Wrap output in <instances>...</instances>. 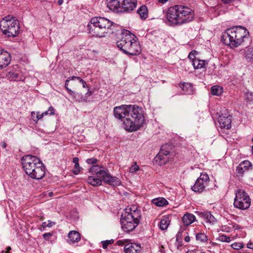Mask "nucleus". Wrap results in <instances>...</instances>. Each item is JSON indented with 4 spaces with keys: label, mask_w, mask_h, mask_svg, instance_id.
Here are the masks:
<instances>
[{
    "label": "nucleus",
    "mask_w": 253,
    "mask_h": 253,
    "mask_svg": "<svg viewBox=\"0 0 253 253\" xmlns=\"http://www.w3.org/2000/svg\"><path fill=\"white\" fill-rule=\"evenodd\" d=\"M114 116L123 123L124 128L128 131L139 129L142 122V108L136 105H122L114 108Z\"/></svg>",
    "instance_id": "f257e3e1"
},
{
    "label": "nucleus",
    "mask_w": 253,
    "mask_h": 253,
    "mask_svg": "<svg viewBox=\"0 0 253 253\" xmlns=\"http://www.w3.org/2000/svg\"><path fill=\"white\" fill-rule=\"evenodd\" d=\"M169 24L172 26L182 25L194 19V11L188 6L175 5L169 7L166 13Z\"/></svg>",
    "instance_id": "f03ea898"
},
{
    "label": "nucleus",
    "mask_w": 253,
    "mask_h": 253,
    "mask_svg": "<svg viewBox=\"0 0 253 253\" xmlns=\"http://www.w3.org/2000/svg\"><path fill=\"white\" fill-rule=\"evenodd\" d=\"M116 24L109 19L103 17H94L87 25L88 33L95 37H105L112 34Z\"/></svg>",
    "instance_id": "7ed1b4c3"
},
{
    "label": "nucleus",
    "mask_w": 253,
    "mask_h": 253,
    "mask_svg": "<svg viewBox=\"0 0 253 253\" xmlns=\"http://www.w3.org/2000/svg\"><path fill=\"white\" fill-rule=\"evenodd\" d=\"M21 162L24 171L31 178L40 180L44 176L45 168L37 157L27 155L22 158Z\"/></svg>",
    "instance_id": "20e7f679"
},
{
    "label": "nucleus",
    "mask_w": 253,
    "mask_h": 253,
    "mask_svg": "<svg viewBox=\"0 0 253 253\" xmlns=\"http://www.w3.org/2000/svg\"><path fill=\"white\" fill-rule=\"evenodd\" d=\"M136 40L134 35L128 30H124L121 33L120 39L117 42V45L125 53L136 55L141 52V47Z\"/></svg>",
    "instance_id": "39448f33"
},
{
    "label": "nucleus",
    "mask_w": 253,
    "mask_h": 253,
    "mask_svg": "<svg viewBox=\"0 0 253 253\" xmlns=\"http://www.w3.org/2000/svg\"><path fill=\"white\" fill-rule=\"evenodd\" d=\"M249 33L242 26L233 27L227 29L222 36L223 43L231 47H237L241 45L244 40L248 38Z\"/></svg>",
    "instance_id": "423d86ee"
},
{
    "label": "nucleus",
    "mask_w": 253,
    "mask_h": 253,
    "mask_svg": "<svg viewBox=\"0 0 253 253\" xmlns=\"http://www.w3.org/2000/svg\"><path fill=\"white\" fill-rule=\"evenodd\" d=\"M141 217L140 210H138L135 206L126 208L122 214L121 224L122 229L128 232L133 230L140 222Z\"/></svg>",
    "instance_id": "0eeeda50"
},
{
    "label": "nucleus",
    "mask_w": 253,
    "mask_h": 253,
    "mask_svg": "<svg viewBox=\"0 0 253 253\" xmlns=\"http://www.w3.org/2000/svg\"><path fill=\"white\" fill-rule=\"evenodd\" d=\"M136 0H107V7L117 13L129 12L136 7Z\"/></svg>",
    "instance_id": "6e6552de"
},
{
    "label": "nucleus",
    "mask_w": 253,
    "mask_h": 253,
    "mask_svg": "<svg viewBox=\"0 0 253 253\" xmlns=\"http://www.w3.org/2000/svg\"><path fill=\"white\" fill-rule=\"evenodd\" d=\"M19 21L8 15L0 21V29L2 33L8 37H15L19 32Z\"/></svg>",
    "instance_id": "1a4fd4ad"
},
{
    "label": "nucleus",
    "mask_w": 253,
    "mask_h": 253,
    "mask_svg": "<svg viewBox=\"0 0 253 253\" xmlns=\"http://www.w3.org/2000/svg\"><path fill=\"white\" fill-rule=\"evenodd\" d=\"M234 206L236 208L244 210L248 209L251 205V199L244 190L238 189L235 192Z\"/></svg>",
    "instance_id": "9d476101"
},
{
    "label": "nucleus",
    "mask_w": 253,
    "mask_h": 253,
    "mask_svg": "<svg viewBox=\"0 0 253 253\" xmlns=\"http://www.w3.org/2000/svg\"><path fill=\"white\" fill-rule=\"evenodd\" d=\"M210 178L206 173H201L200 177L197 179L195 184L192 187V190L195 192L201 193L205 189L209 182Z\"/></svg>",
    "instance_id": "9b49d317"
},
{
    "label": "nucleus",
    "mask_w": 253,
    "mask_h": 253,
    "mask_svg": "<svg viewBox=\"0 0 253 253\" xmlns=\"http://www.w3.org/2000/svg\"><path fill=\"white\" fill-rule=\"evenodd\" d=\"M170 146L167 144L162 145L159 153L155 158L156 163L162 166L168 161L170 153Z\"/></svg>",
    "instance_id": "f8f14e48"
},
{
    "label": "nucleus",
    "mask_w": 253,
    "mask_h": 253,
    "mask_svg": "<svg viewBox=\"0 0 253 253\" xmlns=\"http://www.w3.org/2000/svg\"><path fill=\"white\" fill-rule=\"evenodd\" d=\"M218 122L221 128L229 129L231 127V116L228 110L223 109L220 112Z\"/></svg>",
    "instance_id": "ddd939ff"
},
{
    "label": "nucleus",
    "mask_w": 253,
    "mask_h": 253,
    "mask_svg": "<svg viewBox=\"0 0 253 253\" xmlns=\"http://www.w3.org/2000/svg\"><path fill=\"white\" fill-rule=\"evenodd\" d=\"M101 179L106 184L111 186H118L121 184L120 180L116 176H111L108 172V170L106 169L105 174L102 177Z\"/></svg>",
    "instance_id": "4468645a"
},
{
    "label": "nucleus",
    "mask_w": 253,
    "mask_h": 253,
    "mask_svg": "<svg viewBox=\"0 0 253 253\" xmlns=\"http://www.w3.org/2000/svg\"><path fill=\"white\" fill-rule=\"evenodd\" d=\"M10 54L4 50L0 51V69L7 66L10 62Z\"/></svg>",
    "instance_id": "2eb2a0df"
},
{
    "label": "nucleus",
    "mask_w": 253,
    "mask_h": 253,
    "mask_svg": "<svg viewBox=\"0 0 253 253\" xmlns=\"http://www.w3.org/2000/svg\"><path fill=\"white\" fill-rule=\"evenodd\" d=\"M252 166L251 163L249 161H244L242 162L237 167L236 172L238 176H242L245 171L249 170Z\"/></svg>",
    "instance_id": "dca6fc26"
},
{
    "label": "nucleus",
    "mask_w": 253,
    "mask_h": 253,
    "mask_svg": "<svg viewBox=\"0 0 253 253\" xmlns=\"http://www.w3.org/2000/svg\"><path fill=\"white\" fill-rule=\"evenodd\" d=\"M125 253H140L141 250L140 244L128 243L125 246Z\"/></svg>",
    "instance_id": "f3484780"
},
{
    "label": "nucleus",
    "mask_w": 253,
    "mask_h": 253,
    "mask_svg": "<svg viewBox=\"0 0 253 253\" xmlns=\"http://www.w3.org/2000/svg\"><path fill=\"white\" fill-rule=\"evenodd\" d=\"M106 169H102V168L98 165H94L90 168L89 171L93 174H96L97 177L102 178L104 174H105Z\"/></svg>",
    "instance_id": "a211bd4d"
},
{
    "label": "nucleus",
    "mask_w": 253,
    "mask_h": 253,
    "mask_svg": "<svg viewBox=\"0 0 253 253\" xmlns=\"http://www.w3.org/2000/svg\"><path fill=\"white\" fill-rule=\"evenodd\" d=\"M81 240L80 233L77 231H71L68 233V242L71 244L78 242Z\"/></svg>",
    "instance_id": "6ab92c4d"
},
{
    "label": "nucleus",
    "mask_w": 253,
    "mask_h": 253,
    "mask_svg": "<svg viewBox=\"0 0 253 253\" xmlns=\"http://www.w3.org/2000/svg\"><path fill=\"white\" fill-rule=\"evenodd\" d=\"M182 220L184 225L188 226L196 220V217L193 214L187 212L183 215Z\"/></svg>",
    "instance_id": "aec40b11"
},
{
    "label": "nucleus",
    "mask_w": 253,
    "mask_h": 253,
    "mask_svg": "<svg viewBox=\"0 0 253 253\" xmlns=\"http://www.w3.org/2000/svg\"><path fill=\"white\" fill-rule=\"evenodd\" d=\"M7 78L10 81H20L23 79V76L19 72L9 71L6 75Z\"/></svg>",
    "instance_id": "412c9836"
},
{
    "label": "nucleus",
    "mask_w": 253,
    "mask_h": 253,
    "mask_svg": "<svg viewBox=\"0 0 253 253\" xmlns=\"http://www.w3.org/2000/svg\"><path fill=\"white\" fill-rule=\"evenodd\" d=\"M86 181L88 183L92 185L93 186H97L101 185L102 184L101 178L99 177H95L94 176H89L86 179Z\"/></svg>",
    "instance_id": "4be33fe9"
},
{
    "label": "nucleus",
    "mask_w": 253,
    "mask_h": 253,
    "mask_svg": "<svg viewBox=\"0 0 253 253\" xmlns=\"http://www.w3.org/2000/svg\"><path fill=\"white\" fill-rule=\"evenodd\" d=\"M207 64L208 63L205 60H200L198 58L192 61V65L195 69L205 68Z\"/></svg>",
    "instance_id": "5701e85b"
},
{
    "label": "nucleus",
    "mask_w": 253,
    "mask_h": 253,
    "mask_svg": "<svg viewBox=\"0 0 253 253\" xmlns=\"http://www.w3.org/2000/svg\"><path fill=\"white\" fill-rule=\"evenodd\" d=\"M179 86L183 89L185 94H190L193 92V86L190 83H180Z\"/></svg>",
    "instance_id": "b1692460"
},
{
    "label": "nucleus",
    "mask_w": 253,
    "mask_h": 253,
    "mask_svg": "<svg viewBox=\"0 0 253 253\" xmlns=\"http://www.w3.org/2000/svg\"><path fill=\"white\" fill-rule=\"evenodd\" d=\"M152 203L158 207H164L168 204V201L164 198H158L152 200Z\"/></svg>",
    "instance_id": "393cba45"
},
{
    "label": "nucleus",
    "mask_w": 253,
    "mask_h": 253,
    "mask_svg": "<svg viewBox=\"0 0 253 253\" xmlns=\"http://www.w3.org/2000/svg\"><path fill=\"white\" fill-rule=\"evenodd\" d=\"M242 52L243 53L244 57L247 60L249 61L253 60V47H246Z\"/></svg>",
    "instance_id": "a878e982"
},
{
    "label": "nucleus",
    "mask_w": 253,
    "mask_h": 253,
    "mask_svg": "<svg viewBox=\"0 0 253 253\" xmlns=\"http://www.w3.org/2000/svg\"><path fill=\"white\" fill-rule=\"evenodd\" d=\"M170 223L169 218L168 216H165L161 220L159 224V227L161 230L166 229Z\"/></svg>",
    "instance_id": "bb28decb"
},
{
    "label": "nucleus",
    "mask_w": 253,
    "mask_h": 253,
    "mask_svg": "<svg viewBox=\"0 0 253 253\" xmlns=\"http://www.w3.org/2000/svg\"><path fill=\"white\" fill-rule=\"evenodd\" d=\"M211 91L212 94L219 96L223 92V88L219 85H214L211 87Z\"/></svg>",
    "instance_id": "cd10ccee"
},
{
    "label": "nucleus",
    "mask_w": 253,
    "mask_h": 253,
    "mask_svg": "<svg viewBox=\"0 0 253 253\" xmlns=\"http://www.w3.org/2000/svg\"><path fill=\"white\" fill-rule=\"evenodd\" d=\"M204 218L207 222L210 223H214L216 221V218L211 214L210 212H206L203 214Z\"/></svg>",
    "instance_id": "c85d7f7f"
},
{
    "label": "nucleus",
    "mask_w": 253,
    "mask_h": 253,
    "mask_svg": "<svg viewBox=\"0 0 253 253\" xmlns=\"http://www.w3.org/2000/svg\"><path fill=\"white\" fill-rule=\"evenodd\" d=\"M69 93L73 97H74L77 101L81 102L84 100V99L83 98V96L81 93L73 91L72 90H69Z\"/></svg>",
    "instance_id": "c756f323"
},
{
    "label": "nucleus",
    "mask_w": 253,
    "mask_h": 253,
    "mask_svg": "<svg viewBox=\"0 0 253 253\" xmlns=\"http://www.w3.org/2000/svg\"><path fill=\"white\" fill-rule=\"evenodd\" d=\"M196 238L197 241L205 242L208 240V237L204 233H200L196 235Z\"/></svg>",
    "instance_id": "7c9ffc66"
},
{
    "label": "nucleus",
    "mask_w": 253,
    "mask_h": 253,
    "mask_svg": "<svg viewBox=\"0 0 253 253\" xmlns=\"http://www.w3.org/2000/svg\"><path fill=\"white\" fill-rule=\"evenodd\" d=\"M73 162L75 164V170L74 172L78 174L80 171V167L79 163V159L77 157H75L73 159Z\"/></svg>",
    "instance_id": "2f4dec72"
},
{
    "label": "nucleus",
    "mask_w": 253,
    "mask_h": 253,
    "mask_svg": "<svg viewBox=\"0 0 253 253\" xmlns=\"http://www.w3.org/2000/svg\"><path fill=\"white\" fill-rule=\"evenodd\" d=\"M73 79H76V80H77L80 83L82 84L83 87L84 88H88V86L87 85V84L86 82L84 81L82 79H81L80 77H76V76H72Z\"/></svg>",
    "instance_id": "473e14b6"
},
{
    "label": "nucleus",
    "mask_w": 253,
    "mask_h": 253,
    "mask_svg": "<svg viewBox=\"0 0 253 253\" xmlns=\"http://www.w3.org/2000/svg\"><path fill=\"white\" fill-rule=\"evenodd\" d=\"M195 54H197V52L195 50H193L191 51L188 55V58L190 59V61L191 62V64H192V61L195 59H197L195 56Z\"/></svg>",
    "instance_id": "72a5a7b5"
},
{
    "label": "nucleus",
    "mask_w": 253,
    "mask_h": 253,
    "mask_svg": "<svg viewBox=\"0 0 253 253\" xmlns=\"http://www.w3.org/2000/svg\"><path fill=\"white\" fill-rule=\"evenodd\" d=\"M231 247L234 249L239 250L243 248V245L242 243H234L231 245Z\"/></svg>",
    "instance_id": "f704fd0d"
},
{
    "label": "nucleus",
    "mask_w": 253,
    "mask_h": 253,
    "mask_svg": "<svg viewBox=\"0 0 253 253\" xmlns=\"http://www.w3.org/2000/svg\"><path fill=\"white\" fill-rule=\"evenodd\" d=\"M219 240L222 242H229L230 241V238L229 236L222 235L220 236Z\"/></svg>",
    "instance_id": "c9c22d12"
},
{
    "label": "nucleus",
    "mask_w": 253,
    "mask_h": 253,
    "mask_svg": "<svg viewBox=\"0 0 253 253\" xmlns=\"http://www.w3.org/2000/svg\"><path fill=\"white\" fill-rule=\"evenodd\" d=\"M76 80V79H73L72 77H70L68 78V79L66 81L65 83V87L66 88V89L68 90V92H69V90H71L68 87L69 85V83L71 81H74Z\"/></svg>",
    "instance_id": "e433bc0d"
},
{
    "label": "nucleus",
    "mask_w": 253,
    "mask_h": 253,
    "mask_svg": "<svg viewBox=\"0 0 253 253\" xmlns=\"http://www.w3.org/2000/svg\"><path fill=\"white\" fill-rule=\"evenodd\" d=\"M139 167L136 164V163H135L134 165H132L131 167L130 168L129 172L133 173L137 171Z\"/></svg>",
    "instance_id": "4c0bfd02"
},
{
    "label": "nucleus",
    "mask_w": 253,
    "mask_h": 253,
    "mask_svg": "<svg viewBox=\"0 0 253 253\" xmlns=\"http://www.w3.org/2000/svg\"><path fill=\"white\" fill-rule=\"evenodd\" d=\"M113 243V240H106V241L102 242V247L103 249H106L109 244Z\"/></svg>",
    "instance_id": "58836bf2"
},
{
    "label": "nucleus",
    "mask_w": 253,
    "mask_h": 253,
    "mask_svg": "<svg viewBox=\"0 0 253 253\" xmlns=\"http://www.w3.org/2000/svg\"><path fill=\"white\" fill-rule=\"evenodd\" d=\"M52 236V234H51L49 232L45 233L42 235V237L44 238V239L47 241H50V238Z\"/></svg>",
    "instance_id": "ea45409f"
},
{
    "label": "nucleus",
    "mask_w": 253,
    "mask_h": 253,
    "mask_svg": "<svg viewBox=\"0 0 253 253\" xmlns=\"http://www.w3.org/2000/svg\"><path fill=\"white\" fill-rule=\"evenodd\" d=\"M97 160L94 158L88 159L86 160V162L88 164H95L97 163Z\"/></svg>",
    "instance_id": "a19ab883"
},
{
    "label": "nucleus",
    "mask_w": 253,
    "mask_h": 253,
    "mask_svg": "<svg viewBox=\"0 0 253 253\" xmlns=\"http://www.w3.org/2000/svg\"><path fill=\"white\" fill-rule=\"evenodd\" d=\"M148 12L147 7L143 5V20H145L148 17Z\"/></svg>",
    "instance_id": "79ce46f5"
},
{
    "label": "nucleus",
    "mask_w": 253,
    "mask_h": 253,
    "mask_svg": "<svg viewBox=\"0 0 253 253\" xmlns=\"http://www.w3.org/2000/svg\"><path fill=\"white\" fill-rule=\"evenodd\" d=\"M43 116L44 115L43 114V113L40 114V112H38L36 114V119H34V121L36 122H37L38 120L42 119Z\"/></svg>",
    "instance_id": "37998d69"
},
{
    "label": "nucleus",
    "mask_w": 253,
    "mask_h": 253,
    "mask_svg": "<svg viewBox=\"0 0 253 253\" xmlns=\"http://www.w3.org/2000/svg\"><path fill=\"white\" fill-rule=\"evenodd\" d=\"M247 99L249 101L253 100V93H248L246 94Z\"/></svg>",
    "instance_id": "c03bdc74"
},
{
    "label": "nucleus",
    "mask_w": 253,
    "mask_h": 253,
    "mask_svg": "<svg viewBox=\"0 0 253 253\" xmlns=\"http://www.w3.org/2000/svg\"><path fill=\"white\" fill-rule=\"evenodd\" d=\"M137 13L139 14L140 18L142 19V6H141L138 10H137Z\"/></svg>",
    "instance_id": "a18cd8bd"
},
{
    "label": "nucleus",
    "mask_w": 253,
    "mask_h": 253,
    "mask_svg": "<svg viewBox=\"0 0 253 253\" xmlns=\"http://www.w3.org/2000/svg\"><path fill=\"white\" fill-rule=\"evenodd\" d=\"M49 115L54 114V109L52 107H50L48 110Z\"/></svg>",
    "instance_id": "49530a36"
},
{
    "label": "nucleus",
    "mask_w": 253,
    "mask_h": 253,
    "mask_svg": "<svg viewBox=\"0 0 253 253\" xmlns=\"http://www.w3.org/2000/svg\"><path fill=\"white\" fill-rule=\"evenodd\" d=\"M55 224L54 222H52L50 220L48 221V223H47V227H51L53 225H54Z\"/></svg>",
    "instance_id": "de8ad7c7"
},
{
    "label": "nucleus",
    "mask_w": 253,
    "mask_h": 253,
    "mask_svg": "<svg viewBox=\"0 0 253 253\" xmlns=\"http://www.w3.org/2000/svg\"><path fill=\"white\" fill-rule=\"evenodd\" d=\"M247 247L249 249H251L253 250V243H248Z\"/></svg>",
    "instance_id": "09e8293b"
},
{
    "label": "nucleus",
    "mask_w": 253,
    "mask_h": 253,
    "mask_svg": "<svg viewBox=\"0 0 253 253\" xmlns=\"http://www.w3.org/2000/svg\"><path fill=\"white\" fill-rule=\"evenodd\" d=\"M117 243L119 245H123L125 244V241L119 240V241H118Z\"/></svg>",
    "instance_id": "8fccbe9b"
},
{
    "label": "nucleus",
    "mask_w": 253,
    "mask_h": 253,
    "mask_svg": "<svg viewBox=\"0 0 253 253\" xmlns=\"http://www.w3.org/2000/svg\"><path fill=\"white\" fill-rule=\"evenodd\" d=\"M190 240V238L189 236H187L185 237L184 238V241L186 242H189Z\"/></svg>",
    "instance_id": "3c124183"
},
{
    "label": "nucleus",
    "mask_w": 253,
    "mask_h": 253,
    "mask_svg": "<svg viewBox=\"0 0 253 253\" xmlns=\"http://www.w3.org/2000/svg\"><path fill=\"white\" fill-rule=\"evenodd\" d=\"M169 0H158V2L162 3L165 4Z\"/></svg>",
    "instance_id": "603ef678"
},
{
    "label": "nucleus",
    "mask_w": 253,
    "mask_h": 253,
    "mask_svg": "<svg viewBox=\"0 0 253 253\" xmlns=\"http://www.w3.org/2000/svg\"><path fill=\"white\" fill-rule=\"evenodd\" d=\"M42 226L43 227V228H46V227H47V223L46 222H43L42 223Z\"/></svg>",
    "instance_id": "864d4df0"
},
{
    "label": "nucleus",
    "mask_w": 253,
    "mask_h": 253,
    "mask_svg": "<svg viewBox=\"0 0 253 253\" xmlns=\"http://www.w3.org/2000/svg\"><path fill=\"white\" fill-rule=\"evenodd\" d=\"M11 250V247H8L6 248V253H9V251Z\"/></svg>",
    "instance_id": "5fc2aeb1"
},
{
    "label": "nucleus",
    "mask_w": 253,
    "mask_h": 253,
    "mask_svg": "<svg viewBox=\"0 0 253 253\" xmlns=\"http://www.w3.org/2000/svg\"><path fill=\"white\" fill-rule=\"evenodd\" d=\"M63 3V0H58V4L59 5L62 4Z\"/></svg>",
    "instance_id": "6e6d98bb"
},
{
    "label": "nucleus",
    "mask_w": 253,
    "mask_h": 253,
    "mask_svg": "<svg viewBox=\"0 0 253 253\" xmlns=\"http://www.w3.org/2000/svg\"><path fill=\"white\" fill-rule=\"evenodd\" d=\"M42 113L44 115V116H45V115H49V113L48 110L43 112Z\"/></svg>",
    "instance_id": "4d7b16f0"
},
{
    "label": "nucleus",
    "mask_w": 253,
    "mask_h": 253,
    "mask_svg": "<svg viewBox=\"0 0 253 253\" xmlns=\"http://www.w3.org/2000/svg\"><path fill=\"white\" fill-rule=\"evenodd\" d=\"M186 253H196L193 250H189Z\"/></svg>",
    "instance_id": "13d9d810"
},
{
    "label": "nucleus",
    "mask_w": 253,
    "mask_h": 253,
    "mask_svg": "<svg viewBox=\"0 0 253 253\" xmlns=\"http://www.w3.org/2000/svg\"><path fill=\"white\" fill-rule=\"evenodd\" d=\"M35 115H36V113L35 112H32L31 113V116L32 117L34 118Z\"/></svg>",
    "instance_id": "bf43d9fd"
},
{
    "label": "nucleus",
    "mask_w": 253,
    "mask_h": 253,
    "mask_svg": "<svg viewBox=\"0 0 253 253\" xmlns=\"http://www.w3.org/2000/svg\"><path fill=\"white\" fill-rule=\"evenodd\" d=\"M48 195L50 197H51L53 195V193L52 192H50L48 193Z\"/></svg>",
    "instance_id": "052dcab7"
},
{
    "label": "nucleus",
    "mask_w": 253,
    "mask_h": 253,
    "mask_svg": "<svg viewBox=\"0 0 253 253\" xmlns=\"http://www.w3.org/2000/svg\"><path fill=\"white\" fill-rule=\"evenodd\" d=\"M211 244H212V245H216V243H211Z\"/></svg>",
    "instance_id": "680f3d73"
},
{
    "label": "nucleus",
    "mask_w": 253,
    "mask_h": 253,
    "mask_svg": "<svg viewBox=\"0 0 253 253\" xmlns=\"http://www.w3.org/2000/svg\"><path fill=\"white\" fill-rule=\"evenodd\" d=\"M252 149H253V146H252Z\"/></svg>",
    "instance_id": "e2e57ef3"
},
{
    "label": "nucleus",
    "mask_w": 253,
    "mask_h": 253,
    "mask_svg": "<svg viewBox=\"0 0 253 253\" xmlns=\"http://www.w3.org/2000/svg\"><path fill=\"white\" fill-rule=\"evenodd\" d=\"M252 140H253V137Z\"/></svg>",
    "instance_id": "0e129e2a"
}]
</instances>
